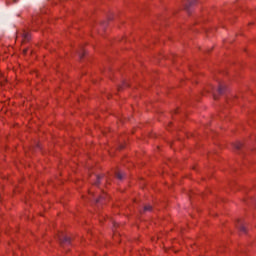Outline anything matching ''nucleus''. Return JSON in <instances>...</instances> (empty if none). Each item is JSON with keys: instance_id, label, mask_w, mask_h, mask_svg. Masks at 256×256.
Here are the masks:
<instances>
[{"instance_id": "423d86ee", "label": "nucleus", "mask_w": 256, "mask_h": 256, "mask_svg": "<svg viewBox=\"0 0 256 256\" xmlns=\"http://www.w3.org/2000/svg\"><path fill=\"white\" fill-rule=\"evenodd\" d=\"M27 53V50H24V54Z\"/></svg>"}, {"instance_id": "39448f33", "label": "nucleus", "mask_w": 256, "mask_h": 256, "mask_svg": "<svg viewBox=\"0 0 256 256\" xmlns=\"http://www.w3.org/2000/svg\"><path fill=\"white\" fill-rule=\"evenodd\" d=\"M118 179H123V177L121 176V174H117Z\"/></svg>"}, {"instance_id": "7ed1b4c3", "label": "nucleus", "mask_w": 256, "mask_h": 256, "mask_svg": "<svg viewBox=\"0 0 256 256\" xmlns=\"http://www.w3.org/2000/svg\"><path fill=\"white\" fill-rule=\"evenodd\" d=\"M24 39L29 40V33H24Z\"/></svg>"}, {"instance_id": "f257e3e1", "label": "nucleus", "mask_w": 256, "mask_h": 256, "mask_svg": "<svg viewBox=\"0 0 256 256\" xmlns=\"http://www.w3.org/2000/svg\"><path fill=\"white\" fill-rule=\"evenodd\" d=\"M0 85H5V77H3V74L0 72Z\"/></svg>"}, {"instance_id": "20e7f679", "label": "nucleus", "mask_w": 256, "mask_h": 256, "mask_svg": "<svg viewBox=\"0 0 256 256\" xmlns=\"http://www.w3.org/2000/svg\"><path fill=\"white\" fill-rule=\"evenodd\" d=\"M219 93H223V88L221 86L218 88Z\"/></svg>"}, {"instance_id": "f03ea898", "label": "nucleus", "mask_w": 256, "mask_h": 256, "mask_svg": "<svg viewBox=\"0 0 256 256\" xmlns=\"http://www.w3.org/2000/svg\"><path fill=\"white\" fill-rule=\"evenodd\" d=\"M152 207L151 205H147L144 207V211H151Z\"/></svg>"}]
</instances>
